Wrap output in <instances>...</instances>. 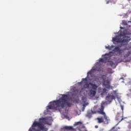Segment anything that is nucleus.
I'll return each instance as SVG.
<instances>
[{
  "label": "nucleus",
  "mask_w": 131,
  "mask_h": 131,
  "mask_svg": "<svg viewBox=\"0 0 131 131\" xmlns=\"http://www.w3.org/2000/svg\"><path fill=\"white\" fill-rule=\"evenodd\" d=\"M115 128V126L113 127L109 131H117L116 130H114Z\"/></svg>",
  "instance_id": "nucleus-21"
},
{
  "label": "nucleus",
  "mask_w": 131,
  "mask_h": 131,
  "mask_svg": "<svg viewBox=\"0 0 131 131\" xmlns=\"http://www.w3.org/2000/svg\"><path fill=\"white\" fill-rule=\"evenodd\" d=\"M88 81V79L86 78H84V79H82V81L83 82V81Z\"/></svg>",
  "instance_id": "nucleus-23"
},
{
  "label": "nucleus",
  "mask_w": 131,
  "mask_h": 131,
  "mask_svg": "<svg viewBox=\"0 0 131 131\" xmlns=\"http://www.w3.org/2000/svg\"><path fill=\"white\" fill-rule=\"evenodd\" d=\"M96 92L93 90H90L88 93V95L91 97H93L96 95Z\"/></svg>",
  "instance_id": "nucleus-9"
},
{
  "label": "nucleus",
  "mask_w": 131,
  "mask_h": 131,
  "mask_svg": "<svg viewBox=\"0 0 131 131\" xmlns=\"http://www.w3.org/2000/svg\"><path fill=\"white\" fill-rule=\"evenodd\" d=\"M101 78L103 80V85L108 90L113 89V87L110 85V82L108 79V78L106 76L103 75Z\"/></svg>",
  "instance_id": "nucleus-5"
},
{
  "label": "nucleus",
  "mask_w": 131,
  "mask_h": 131,
  "mask_svg": "<svg viewBox=\"0 0 131 131\" xmlns=\"http://www.w3.org/2000/svg\"><path fill=\"white\" fill-rule=\"evenodd\" d=\"M111 0H108V1H106V4H109V3H111Z\"/></svg>",
  "instance_id": "nucleus-24"
},
{
  "label": "nucleus",
  "mask_w": 131,
  "mask_h": 131,
  "mask_svg": "<svg viewBox=\"0 0 131 131\" xmlns=\"http://www.w3.org/2000/svg\"><path fill=\"white\" fill-rule=\"evenodd\" d=\"M92 89L94 90H96L98 88V86L95 84H93L92 82L89 83V84L88 82L85 83L84 85V88L82 89L81 90V92L83 91V89Z\"/></svg>",
  "instance_id": "nucleus-6"
},
{
  "label": "nucleus",
  "mask_w": 131,
  "mask_h": 131,
  "mask_svg": "<svg viewBox=\"0 0 131 131\" xmlns=\"http://www.w3.org/2000/svg\"><path fill=\"white\" fill-rule=\"evenodd\" d=\"M120 28L122 29H123V28H122V27H120Z\"/></svg>",
  "instance_id": "nucleus-31"
},
{
  "label": "nucleus",
  "mask_w": 131,
  "mask_h": 131,
  "mask_svg": "<svg viewBox=\"0 0 131 131\" xmlns=\"http://www.w3.org/2000/svg\"><path fill=\"white\" fill-rule=\"evenodd\" d=\"M122 110H123V107H122Z\"/></svg>",
  "instance_id": "nucleus-33"
},
{
  "label": "nucleus",
  "mask_w": 131,
  "mask_h": 131,
  "mask_svg": "<svg viewBox=\"0 0 131 131\" xmlns=\"http://www.w3.org/2000/svg\"><path fill=\"white\" fill-rule=\"evenodd\" d=\"M88 74H92V71H90L89 73H88Z\"/></svg>",
  "instance_id": "nucleus-26"
},
{
  "label": "nucleus",
  "mask_w": 131,
  "mask_h": 131,
  "mask_svg": "<svg viewBox=\"0 0 131 131\" xmlns=\"http://www.w3.org/2000/svg\"><path fill=\"white\" fill-rule=\"evenodd\" d=\"M63 128L64 129H67V130H69L70 131H76V130L75 129V128H73V126H64Z\"/></svg>",
  "instance_id": "nucleus-11"
},
{
  "label": "nucleus",
  "mask_w": 131,
  "mask_h": 131,
  "mask_svg": "<svg viewBox=\"0 0 131 131\" xmlns=\"http://www.w3.org/2000/svg\"><path fill=\"white\" fill-rule=\"evenodd\" d=\"M50 104L48 106L50 110H55L61 111V109L64 108L66 106H71V103L69 102V96L66 94L62 95V97L58 100L51 102Z\"/></svg>",
  "instance_id": "nucleus-1"
},
{
  "label": "nucleus",
  "mask_w": 131,
  "mask_h": 131,
  "mask_svg": "<svg viewBox=\"0 0 131 131\" xmlns=\"http://www.w3.org/2000/svg\"><path fill=\"white\" fill-rule=\"evenodd\" d=\"M118 129H120V127H118Z\"/></svg>",
  "instance_id": "nucleus-32"
},
{
  "label": "nucleus",
  "mask_w": 131,
  "mask_h": 131,
  "mask_svg": "<svg viewBox=\"0 0 131 131\" xmlns=\"http://www.w3.org/2000/svg\"><path fill=\"white\" fill-rule=\"evenodd\" d=\"M113 40L116 42L121 43V46H126L128 42L130 40V39L129 37L120 35L115 38H113Z\"/></svg>",
  "instance_id": "nucleus-2"
},
{
  "label": "nucleus",
  "mask_w": 131,
  "mask_h": 131,
  "mask_svg": "<svg viewBox=\"0 0 131 131\" xmlns=\"http://www.w3.org/2000/svg\"><path fill=\"white\" fill-rule=\"evenodd\" d=\"M95 127L96 128H98V127H99V126H98V125H95Z\"/></svg>",
  "instance_id": "nucleus-28"
},
{
  "label": "nucleus",
  "mask_w": 131,
  "mask_h": 131,
  "mask_svg": "<svg viewBox=\"0 0 131 131\" xmlns=\"http://www.w3.org/2000/svg\"><path fill=\"white\" fill-rule=\"evenodd\" d=\"M92 114H96V112H93V111H92Z\"/></svg>",
  "instance_id": "nucleus-29"
},
{
  "label": "nucleus",
  "mask_w": 131,
  "mask_h": 131,
  "mask_svg": "<svg viewBox=\"0 0 131 131\" xmlns=\"http://www.w3.org/2000/svg\"><path fill=\"white\" fill-rule=\"evenodd\" d=\"M37 126L38 128H39L41 130H44L45 129V126L43 124H42L41 122H38L37 121H34L32 124V127H31L29 129L30 131H36V129H35V127Z\"/></svg>",
  "instance_id": "nucleus-3"
},
{
  "label": "nucleus",
  "mask_w": 131,
  "mask_h": 131,
  "mask_svg": "<svg viewBox=\"0 0 131 131\" xmlns=\"http://www.w3.org/2000/svg\"><path fill=\"white\" fill-rule=\"evenodd\" d=\"M128 95H131V89L129 90V93Z\"/></svg>",
  "instance_id": "nucleus-27"
},
{
  "label": "nucleus",
  "mask_w": 131,
  "mask_h": 131,
  "mask_svg": "<svg viewBox=\"0 0 131 131\" xmlns=\"http://www.w3.org/2000/svg\"><path fill=\"white\" fill-rule=\"evenodd\" d=\"M118 52L119 54V55H120L122 53V51L120 49V51H119Z\"/></svg>",
  "instance_id": "nucleus-25"
},
{
  "label": "nucleus",
  "mask_w": 131,
  "mask_h": 131,
  "mask_svg": "<svg viewBox=\"0 0 131 131\" xmlns=\"http://www.w3.org/2000/svg\"><path fill=\"white\" fill-rule=\"evenodd\" d=\"M106 55L108 56V54H105L104 55H103V56H106Z\"/></svg>",
  "instance_id": "nucleus-30"
},
{
  "label": "nucleus",
  "mask_w": 131,
  "mask_h": 131,
  "mask_svg": "<svg viewBox=\"0 0 131 131\" xmlns=\"http://www.w3.org/2000/svg\"><path fill=\"white\" fill-rule=\"evenodd\" d=\"M106 103L105 102H102V104H101V107H100V111H99L98 112V113L100 114H101V115H103L104 114H105L103 111H104V107L103 106V105H104Z\"/></svg>",
  "instance_id": "nucleus-7"
},
{
  "label": "nucleus",
  "mask_w": 131,
  "mask_h": 131,
  "mask_svg": "<svg viewBox=\"0 0 131 131\" xmlns=\"http://www.w3.org/2000/svg\"><path fill=\"white\" fill-rule=\"evenodd\" d=\"M82 101L83 102L85 103V102H86V97L85 96L82 97Z\"/></svg>",
  "instance_id": "nucleus-15"
},
{
  "label": "nucleus",
  "mask_w": 131,
  "mask_h": 131,
  "mask_svg": "<svg viewBox=\"0 0 131 131\" xmlns=\"http://www.w3.org/2000/svg\"><path fill=\"white\" fill-rule=\"evenodd\" d=\"M40 121H45L46 120V118H41L39 119Z\"/></svg>",
  "instance_id": "nucleus-20"
},
{
  "label": "nucleus",
  "mask_w": 131,
  "mask_h": 131,
  "mask_svg": "<svg viewBox=\"0 0 131 131\" xmlns=\"http://www.w3.org/2000/svg\"><path fill=\"white\" fill-rule=\"evenodd\" d=\"M114 47L113 46H112L111 47H110V46H108V47H105L106 49L109 50H111L112 48H113Z\"/></svg>",
  "instance_id": "nucleus-16"
},
{
  "label": "nucleus",
  "mask_w": 131,
  "mask_h": 131,
  "mask_svg": "<svg viewBox=\"0 0 131 131\" xmlns=\"http://www.w3.org/2000/svg\"><path fill=\"white\" fill-rule=\"evenodd\" d=\"M102 115H103L104 119L105 120V121H104V123L106 124H108V122L110 121V119L109 117H107L105 113L104 114H102Z\"/></svg>",
  "instance_id": "nucleus-10"
},
{
  "label": "nucleus",
  "mask_w": 131,
  "mask_h": 131,
  "mask_svg": "<svg viewBox=\"0 0 131 131\" xmlns=\"http://www.w3.org/2000/svg\"><path fill=\"white\" fill-rule=\"evenodd\" d=\"M105 93H107V92H106V89L104 88V89H103V90H102V92H101V95L102 96H103V95H104V94H105Z\"/></svg>",
  "instance_id": "nucleus-14"
},
{
  "label": "nucleus",
  "mask_w": 131,
  "mask_h": 131,
  "mask_svg": "<svg viewBox=\"0 0 131 131\" xmlns=\"http://www.w3.org/2000/svg\"><path fill=\"white\" fill-rule=\"evenodd\" d=\"M82 123H81V122H78L76 123L75 124V125H77L79 124H82Z\"/></svg>",
  "instance_id": "nucleus-22"
},
{
  "label": "nucleus",
  "mask_w": 131,
  "mask_h": 131,
  "mask_svg": "<svg viewBox=\"0 0 131 131\" xmlns=\"http://www.w3.org/2000/svg\"><path fill=\"white\" fill-rule=\"evenodd\" d=\"M116 119L117 120L119 123L122 120H123V116L121 115V114L119 113H117L116 117Z\"/></svg>",
  "instance_id": "nucleus-8"
},
{
  "label": "nucleus",
  "mask_w": 131,
  "mask_h": 131,
  "mask_svg": "<svg viewBox=\"0 0 131 131\" xmlns=\"http://www.w3.org/2000/svg\"><path fill=\"white\" fill-rule=\"evenodd\" d=\"M120 48H119V47H116L115 48V49H114V50L116 51V52H118V51H120Z\"/></svg>",
  "instance_id": "nucleus-18"
},
{
  "label": "nucleus",
  "mask_w": 131,
  "mask_h": 131,
  "mask_svg": "<svg viewBox=\"0 0 131 131\" xmlns=\"http://www.w3.org/2000/svg\"><path fill=\"white\" fill-rule=\"evenodd\" d=\"M109 57H105L103 59V58H100L99 61L100 62H103L104 61H107L109 59Z\"/></svg>",
  "instance_id": "nucleus-13"
},
{
  "label": "nucleus",
  "mask_w": 131,
  "mask_h": 131,
  "mask_svg": "<svg viewBox=\"0 0 131 131\" xmlns=\"http://www.w3.org/2000/svg\"><path fill=\"white\" fill-rule=\"evenodd\" d=\"M86 116L89 117V118H91L92 117V114L91 113H88L86 115Z\"/></svg>",
  "instance_id": "nucleus-19"
},
{
  "label": "nucleus",
  "mask_w": 131,
  "mask_h": 131,
  "mask_svg": "<svg viewBox=\"0 0 131 131\" xmlns=\"http://www.w3.org/2000/svg\"><path fill=\"white\" fill-rule=\"evenodd\" d=\"M117 90L113 91L111 93V94H108L107 96L105 97V99L107 102H111L113 100H115L116 97L118 96Z\"/></svg>",
  "instance_id": "nucleus-4"
},
{
  "label": "nucleus",
  "mask_w": 131,
  "mask_h": 131,
  "mask_svg": "<svg viewBox=\"0 0 131 131\" xmlns=\"http://www.w3.org/2000/svg\"><path fill=\"white\" fill-rule=\"evenodd\" d=\"M110 64L111 66L112 67H113V68H116L115 67H114V66H115V64L113 62L110 61Z\"/></svg>",
  "instance_id": "nucleus-17"
},
{
  "label": "nucleus",
  "mask_w": 131,
  "mask_h": 131,
  "mask_svg": "<svg viewBox=\"0 0 131 131\" xmlns=\"http://www.w3.org/2000/svg\"><path fill=\"white\" fill-rule=\"evenodd\" d=\"M96 119L98 120L97 122L98 123H102L104 122V119H103V117L97 118Z\"/></svg>",
  "instance_id": "nucleus-12"
}]
</instances>
